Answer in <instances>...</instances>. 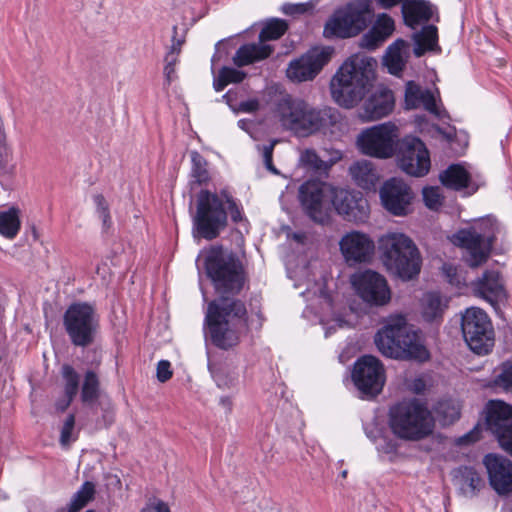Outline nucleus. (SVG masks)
I'll return each mask as SVG.
<instances>
[{
	"mask_svg": "<svg viewBox=\"0 0 512 512\" xmlns=\"http://www.w3.org/2000/svg\"><path fill=\"white\" fill-rule=\"evenodd\" d=\"M495 384L506 392H512V359L502 363Z\"/></svg>",
	"mask_w": 512,
	"mask_h": 512,
	"instance_id": "c03bdc74",
	"label": "nucleus"
},
{
	"mask_svg": "<svg viewBox=\"0 0 512 512\" xmlns=\"http://www.w3.org/2000/svg\"><path fill=\"white\" fill-rule=\"evenodd\" d=\"M306 11L304 4H285L283 12L287 15L302 14Z\"/></svg>",
	"mask_w": 512,
	"mask_h": 512,
	"instance_id": "13d9d810",
	"label": "nucleus"
},
{
	"mask_svg": "<svg viewBox=\"0 0 512 512\" xmlns=\"http://www.w3.org/2000/svg\"><path fill=\"white\" fill-rule=\"evenodd\" d=\"M75 416L69 414L64 421L60 432V444L62 447H69L72 442L77 439V434L74 433Z\"/></svg>",
	"mask_w": 512,
	"mask_h": 512,
	"instance_id": "a18cd8bd",
	"label": "nucleus"
},
{
	"mask_svg": "<svg viewBox=\"0 0 512 512\" xmlns=\"http://www.w3.org/2000/svg\"><path fill=\"white\" fill-rule=\"evenodd\" d=\"M432 7L425 0H404L402 15L407 26L415 29L418 25L427 22L432 17Z\"/></svg>",
	"mask_w": 512,
	"mask_h": 512,
	"instance_id": "c85d7f7f",
	"label": "nucleus"
},
{
	"mask_svg": "<svg viewBox=\"0 0 512 512\" xmlns=\"http://www.w3.org/2000/svg\"><path fill=\"white\" fill-rule=\"evenodd\" d=\"M434 412L442 425H450L460 417V404L453 399H444L437 403Z\"/></svg>",
	"mask_w": 512,
	"mask_h": 512,
	"instance_id": "f704fd0d",
	"label": "nucleus"
},
{
	"mask_svg": "<svg viewBox=\"0 0 512 512\" xmlns=\"http://www.w3.org/2000/svg\"><path fill=\"white\" fill-rule=\"evenodd\" d=\"M501 512H512V500L511 501H508L506 502L502 508H501Z\"/></svg>",
	"mask_w": 512,
	"mask_h": 512,
	"instance_id": "774afa93",
	"label": "nucleus"
},
{
	"mask_svg": "<svg viewBox=\"0 0 512 512\" xmlns=\"http://www.w3.org/2000/svg\"><path fill=\"white\" fill-rule=\"evenodd\" d=\"M489 484L499 495L512 492V462L499 454L489 453L484 456Z\"/></svg>",
	"mask_w": 512,
	"mask_h": 512,
	"instance_id": "5701e85b",
	"label": "nucleus"
},
{
	"mask_svg": "<svg viewBox=\"0 0 512 512\" xmlns=\"http://www.w3.org/2000/svg\"><path fill=\"white\" fill-rule=\"evenodd\" d=\"M172 377L171 364L168 360H161L157 364V379L164 383Z\"/></svg>",
	"mask_w": 512,
	"mask_h": 512,
	"instance_id": "5fc2aeb1",
	"label": "nucleus"
},
{
	"mask_svg": "<svg viewBox=\"0 0 512 512\" xmlns=\"http://www.w3.org/2000/svg\"><path fill=\"white\" fill-rule=\"evenodd\" d=\"M287 29L288 25L284 20L268 21L259 34V42L240 46L233 56V63L237 67H243L268 58L273 47L265 42L279 39Z\"/></svg>",
	"mask_w": 512,
	"mask_h": 512,
	"instance_id": "ddd939ff",
	"label": "nucleus"
},
{
	"mask_svg": "<svg viewBox=\"0 0 512 512\" xmlns=\"http://www.w3.org/2000/svg\"><path fill=\"white\" fill-rule=\"evenodd\" d=\"M220 71L222 72L223 77H225L226 82H228V84H230V83H240L246 77V73L245 72H243L241 70H238L236 68L223 67V68L220 69Z\"/></svg>",
	"mask_w": 512,
	"mask_h": 512,
	"instance_id": "864d4df0",
	"label": "nucleus"
},
{
	"mask_svg": "<svg viewBox=\"0 0 512 512\" xmlns=\"http://www.w3.org/2000/svg\"><path fill=\"white\" fill-rule=\"evenodd\" d=\"M371 12L369 0L350 2L332 14L324 26L323 34L326 38L355 37L368 26Z\"/></svg>",
	"mask_w": 512,
	"mask_h": 512,
	"instance_id": "1a4fd4ad",
	"label": "nucleus"
},
{
	"mask_svg": "<svg viewBox=\"0 0 512 512\" xmlns=\"http://www.w3.org/2000/svg\"><path fill=\"white\" fill-rule=\"evenodd\" d=\"M74 398L75 396L64 394V396L55 403L56 409L60 412L65 411L69 407Z\"/></svg>",
	"mask_w": 512,
	"mask_h": 512,
	"instance_id": "bf43d9fd",
	"label": "nucleus"
},
{
	"mask_svg": "<svg viewBox=\"0 0 512 512\" xmlns=\"http://www.w3.org/2000/svg\"><path fill=\"white\" fill-rule=\"evenodd\" d=\"M436 131L443 136L448 142H451L453 137L455 136V129L449 128L448 130L444 131L439 127H436Z\"/></svg>",
	"mask_w": 512,
	"mask_h": 512,
	"instance_id": "e2e57ef3",
	"label": "nucleus"
},
{
	"mask_svg": "<svg viewBox=\"0 0 512 512\" xmlns=\"http://www.w3.org/2000/svg\"><path fill=\"white\" fill-rule=\"evenodd\" d=\"M228 85V82H226L225 77H223V74L221 71H219L218 77L214 80L213 86L214 89L217 92L222 91L226 86Z\"/></svg>",
	"mask_w": 512,
	"mask_h": 512,
	"instance_id": "680f3d73",
	"label": "nucleus"
},
{
	"mask_svg": "<svg viewBox=\"0 0 512 512\" xmlns=\"http://www.w3.org/2000/svg\"><path fill=\"white\" fill-rule=\"evenodd\" d=\"M226 226L227 210L224 206L223 190L220 193L201 190L197 195L196 213L193 217L194 236L213 240Z\"/></svg>",
	"mask_w": 512,
	"mask_h": 512,
	"instance_id": "6e6552de",
	"label": "nucleus"
},
{
	"mask_svg": "<svg viewBox=\"0 0 512 512\" xmlns=\"http://www.w3.org/2000/svg\"><path fill=\"white\" fill-rule=\"evenodd\" d=\"M408 48V44L402 39H397L387 48L384 64L391 74L398 75L403 70Z\"/></svg>",
	"mask_w": 512,
	"mask_h": 512,
	"instance_id": "7c9ffc66",
	"label": "nucleus"
},
{
	"mask_svg": "<svg viewBox=\"0 0 512 512\" xmlns=\"http://www.w3.org/2000/svg\"><path fill=\"white\" fill-rule=\"evenodd\" d=\"M394 30L393 18L386 13H380L376 16L370 29L360 38L359 46L367 50H375L383 45Z\"/></svg>",
	"mask_w": 512,
	"mask_h": 512,
	"instance_id": "bb28decb",
	"label": "nucleus"
},
{
	"mask_svg": "<svg viewBox=\"0 0 512 512\" xmlns=\"http://www.w3.org/2000/svg\"><path fill=\"white\" fill-rule=\"evenodd\" d=\"M441 183L450 189L459 191L470 186V174L459 164L450 165L440 174Z\"/></svg>",
	"mask_w": 512,
	"mask_h": 512,
	"instance_id": "2f4dec72",
	"label": "nucleus"
},
{
	"mask_svg": "<svg viewBox=\"0 0 512 512\" xmlns=\"http://www.w3.org/2000/svg\"><path fill=\"white\" fill-rule=\"evenodd\" d=\"M205 270L218 295L207 305L205 334L213 345L227 350L239 343L248 328L246 305L235 297L244 288L246 271L239 257L221 246L207 252Z\"/></svg>",
	"mask_w": 512,
	"mask_h": 512,
	"instance_id": "f257e3e1",
	"label": "nucleus"
},
{
	"mask_svg": "<svg viewBox=\"0 0 512 512\" xmlns=\"http://www.w3.org/2000/svg\"><path fill=\"white\" fill-rule=\"evenodd\" d=\"M464 339L476 354L485 355L494 346V331L487 313L477 307L467 308L461 322Z\"/></svg>",
	"mask_w": 512,
	"mask_h": 512,
	"instance_id": "f8f14e48",
	"label": "nucleus"
},
{
	"mask_svg": "<svg viewBox=\"0 0 512 512\" xmlns=\"http://www.w3.org/2000/svg\"><path fill=\"white\" fill-rule=\"evenodd\" d=\"M352 379L365 396H376L385 383V370L381 361L372 355H364L354 365Z\"/></svg>",
	"mask_w": 512,
	"mask_h": 512,
	"instance_id": "a211bd4d",
	"label": "nucleus"
},
{
	"mask_svg": "<svg viewBox=\"0 0 512 512\" xmlns=\"http://www.w3.org/2000/svg\"><path fill=\"white\" fill-rule=\"evenodd\" d=\"M353 182L364 190L375 189L380 176L374 164L369 160H358L349 167Z\"/></svg>",
	"mask_w": 512,
	"mask_h": 512,
	"instance_id": "cd10ccee",
	"label": "nucleus"
},
{
	"mask_svg": "<svg viewBox=\"0 0 512 512\" xmlns=\"http://www.w3.org/2000/svg\"><path fill=\"white\" fill-rule=\"evenodd\" d=\"M178 61L179 59L175 58V53H167L165 56L164 75L168 85L176 79L175 66Z\"/></svg>",
	"mask_w": 512,
	"mask_h": 512,
	"instance_id": "603ef678",
	"label": "nucleus"
},
{
	"mask_svg": "<svg viewBox=\"0 0 512 512\" xmlns=\"http://www.w3.org/2000/svg\"><path fill=\"white\" fill-rule=\"evenodd\" d=\"M94 495L95 485L90 481H86L74 494L68 512H78L94 498Z\"/></svg>",
	"mask_w": 512,
	"mask_h": 512,
	"instance_id": "58836bf2",
	"label": "nucleus"
},
{
	"mask_svg": "<svg viewBox=\"0 0 512 512\" xmlns=\"http://www.w3.org/2000/svg\"><path fill=\"white\" fill-rule=\"evenodd\" d=\"M380 199L384 208L395 216L409 213L413 193L402 180H387L380 189Z\"/></svg>",
	"mask_w": 512,
	"mask_h": 512,
	"instance_id": "4be33fe9",
	"label": "nucleus"
},
{
	"mask_svg": "<svg viewBox=\"0 0 512 512\" xmlns=\"http://www.w3.org/2000/svg\"><path fill=\"white\" fill-rule=\"evenodd\" d=\"M181 51V41H176L172 44L168 53H175V58L179 59V54Z\"/></svg>",
	"mask_w": 512,
	"mask_h": 512,
	"instance_id": "69168bd1",
	"label": "nucleus"
},
{
	"mask_svg": "<svg viewBox=\"0 0 512 512\" xmlns=\"http://www.w3.org/2000/svg\"><path fill=\"white\" fill-rule=\"evenodd\" d=\"M380 259L390 273L402 280L418 276L422 259L413 240L404 233L388 232L378 240Z\"/></svg>",
	"mask_w": 512,
	"mask_h": 512,
	"instance_id": "20e7f679",
	"label": "nucleus"
},
{
	"mask_svg": "<svg viewBox=\"0 0 512 512\" xmlns=\"http://www.w3.org/2000/svg\"><path fill=\"white\" fill-rule=\"evenodd\" d=\"M447 307V301L437 292H428L422 298V315L426 321L441 318Z\"/></svg>",
	"mask_w": 512,
	"mask_h": 512,
	"instance_id": "473e14b6",
	"label": "nucleus"
},
{
	"mask_svg": "<svg viewBox=\"0 0 512 512\" xmlns=\"http://www.w3.org/2000/svg\"><path fill=\"white\" fill-rule=\"evenodd\" d=\"M377 61L368 55H351L337 70L330 82L331 95L342 107L356 106L370 91Z\"/></svg>",
	"mask_w": 512,
	"mask_h": 512,
	"instance_id": "f03ea898",
	"label": "nucleus"
},
{
	"mask_svg": "<svg viewBox=\"0 0 512 512\" xmlns=\"http://www.w3.org/2000/svg\"><path fill=\"white\" fill-rule=\"evenodd\" d=\"M213 378L218 388L232 389L238 384L239 375L235 370L221 367L213 372Z\"/></svg>",
	"mask_w": 512,
	"mask_h": 512,
	"instance_id": "79ce46f5",
	"label": "nucleus"
},
{
	"mask_svg": "<svg viewBox=\"0 0 512 512\" xmlns=\"http://www.w3.org/2000/svg\"><path fill=\"white\" fill-rule=\"evenodd\" d=\"M240 110L246 113H253L259 108V101L257 99H249L242 101L239 105Z\"/></svg>",
	"mask_w": 512,
	"mask_h": 512,
	"instance_id": "4d7b16f0",
	"label": "nucleus"
},
{
	"mask_svg": "<svg viewBox=\"0 0 512 512\" xmlns=\"http://www.w3.org/2000/svg\"><path fill=\"white\" fill-rule=\"evenodd\" d=\"M350 282L356 294L369 305L383 306L391 299L387 280L378 272L365 270L354 273Z\"/></svg>",
	"mask_w": 512,
	"mask_h": 512,
	"instance_id": "dca6fc26",
	"label": "nucleus"
},
{
	"mask_svg": "<svg viewBox=\"0 0 512 512\" xmlns=\"http://www.w3.org/2000/svg\"><path fill=\"white\" fill-rule=\"evenodd\" d=\"M65 330L75 346L93 343L99 328V315L94 305L87 302L72 303L64 313Z\"/></svg>",
	"mask_w": 512,
	"mask_h": 512,
	"instance_id": "9d476101",
	"label": "nucleus"
},
{
	"mask_svg": "<svg viewBox=\"0 0 512 512\" xmlns=\"http://www.w3.org/2000/svg\"><path fill=\"white\" fill-rule=\"evenodd\" d=\"M375 1L380 8L391 9L400 3L403 5L404 0H375Z\"/></svg>",
	"mask_w": 512,
	"mask_h": 512,
	"instance_id": "052dcab7",
	"label": "nucleus"
},
{
	"mask_svg": "<svg viewBox=\"0 0 512 512\" xmlns=\"http://www.w3.org/2000/svg\"><path fill=\"white\" fill-rule=\"evenodd\" d=\"M100 382L94 371H87L81 387V400L85 404L95 402L99 397Z\"/></svg>",
	"mask_w": 512,
	"mask_h": 512,
	"instance_id": "4c0bfd02",
	"label": "nucleus"
},
{
	"mask_svg": "<svg viewBox=\"0 0 512 512\" xmlns=\"http://www.w3.org/2000/svg\"><path fill=\"white\" fill-rule=\"evenodd\" d=\"M423 200L427 208L437 211L441 208L444 200L440 187H425L422 191Z\"/></svg>",
	"mask_w": 512,
	"mask_h": 512,
	"instance_id": "37998d69",
	"label": "nucleus"
},
{
	"mask_svg": "<svg viewBox=\"0 0 512 512\" xmlns=\"http://www.w3.org/2000/svg\"><path fill=\"white\" fill-rule=\"evenodd\" d=\"M276 143H277V141L274 140L267 145H263V146L258 145L257 146L258 150L262 153L265 167L267 168V170H269L273 174H278V170L275 168V166L273 165V161H272L273 150H274V146Z\"/></svg>",
	"mask_w": 512,
	"mask_h": 512,
	"instance_id": "8fccbe9b",
	"label": "nucleus"
},
{
	"mask_svg": "<svg viewBox=\"0 0 512 512\" xmlns=\"http://www.w3.org/2000/svg\"><path fill=\"white\" fill-rule=\"evenodd\" d=\"M63 392L65 395L76 396L79 390L80 377L77 371L69 364L61 368Z\"/></svg>",
	"mask_w": 512,
	"mask_h": 512,
	"instance_id": "ea45409f",
	"label": "nucleus"
},
{
	"mask_svg": "<svg viewBox=\"0 0 512 512\" xmlns=\"http://www.w3.org/2000/svg\"><path fill=\"white\" fill-rule=\"evenodd\" d=\"M481 437V430L478 427L473 428L468 433L456 439V444L459 446L469 445L478 441Z\"/></svg>",
	"mask_w": 512,
	"mask_h": 512,
	"instance_id": "6e6d98bb",
	"label": "nucleus"
},
{
	"mask_svg": "<svg viewBox=\"0 0 512 512\" xmlns=\"http://www.w3.org/2000/svg\"><path fill=\"white\" fill-rule=\"evenodd\" d=\"M394 107V96L390 89L383 85L376 89L365 100L359 117L362 121H374L387 116Z\"/></svg>",
	"mask_w": 512,
	"mask_h": 512,
	"instance_id": "b1692460",
	"label": "nucleus"
},
{
	"mask_svg": "<svg viewBox=\"0 0 512 512\" xmlns=\"http://www.w3.org/2000/svg\"><path fill=\"white\" fill-rule=\"evenodd\" d=\"M275 112L281 125L295 135L306 137L333 122L331 109H318L300 98L283 96Z\"/></svg>",
	"mask_w": 512,
	"mask_h": 512,
	"instance_id": "39448f33",
	"label": "nucleus"
},
{
	"mask_svg": "<svg viewBox=\"0 0 512 512\" xmlns=\"http://www.w3.org/2000/svg\"><path fill=\"white\" fill-rule=\"evenodd\" d=\"M442 273L446 280L453 286L461 287L465 284V278L461 275L458 268L452 264H443Z\"/></svg>",
	"mask_w": 512,
	"mask_h": 512,
	"instance_id": "de8ad7c7",
	"label": "nucleus"
},
{
	"mask_svg": "<svg viewBox=\"0 0 512 512\" xmlns=\"http://www.w3.org/2000/svg\"><path fill=\"white\" fill-rule=\"evenodd\" d=\"M389 426L398 438L418 441L433 432L434 419L424 404L413 399L402 401L390 409Z\"/></svg>",
	"mask_w": 512,
	"mask_h": 512,
	"instance_id": "423d86ee",
	"label": "nucleus"
},
{
	"mask_svg": "<svg viewBox=\"0 0 512 512\" xmlns=\"http://www.w3.org/2000/svg\"><path fill=\"white\" fill-rule=\"evenodd\" d=\"M459 489L465 497H474L484 487L480 474L472 467H460L455 474Z\"/></svg>",
	"mask_w": 512,
	"mask_h": 512,
	"instance_id": "c756f323",
	"label": "nucleus"
},
{
	"mask_svg": "<svg viewBox=\"0 0 512 512\" xmlns=\"http://www.w3.org/2000/svg\"><path fill=\"white\" fill-rule=\"evenodd\" d=\"M341 254L349 265L369 262L375 251L373 239L366 233L352 230L339 241Z\"/></svg>",
	"mask_w": 512,
	"mask_h": 512,
	"instance_id": "412c9836",
	"label": "nucleus"
},
{
	"mask_svg": "<svg viewBox=\"0 0 512 512\" xmlns=\"http://www.w3.org/2000/svg\"><path fill=\"white\" fill-rule=\"evenodd\" d=\"M192 161V177L198 184L207 183L210 179L209 172L207 170V162L204 157L197 151L191 152Z\"/></svg>",
	"mask_w": 512,
	"mask_h": 512,
	"instance_id": "a19ab883",
	"label": "nucleus"
},
{
	"mask_svg": "<svg viewBox=\"0 0 512 512\" xmlns=\"http://www.w3.org/2000/svg\"><path fill=\"white\" fill-rule=\"evenodd\" d=\"M224 206H227L231 219L237 223L242 220V210L236 203L235 199L226 191L223 190Z\"/></svg>",
	"mask_w": 512,
	"mask_h": 512,
	"instance_id": "3c124183",
	"label": "nucleus"
},
{
	"mask_svg": "<svg viewBox=\"0 0 512 512\" xmlns=\"http://www.w3.org/2000/svg\"><path fill=\"white\" fill-rule=\"evenodd\" d=\"M374 342L379 352L389 358L398 360H415L425 362L430 358L418 331L402 315H391L375 334Z\"/></svg>",
	"mask_w": 512,
	"mask_h": 512,
	"instance_id": "7ed1b4c3",
	"label": "nucleus"
},
{
	"mask_svg": "<svg viewBox=\"0 0 512 512\" xmlns=\"http://www.w3.org/2000/svg\"><path fill=\"white\" fill-rule=\"evenodd\" d=\"M332 187L321 181H307L299 188V200L306 214L315 222L329 220Z\"/></svg>",
	"mask_w": 512,
	"mask_h": 512,
	"instance_id": "2eb2a0df",
	"label": "nucleus"
},
{
	"mask_svg": "<svg viewBox=\"0 0 512 512\" xmlns=\"http://www.w3.org/2000/svg\"><path fill=\"white\" fill-rule=\"evenodd\" d=\"M330 196L334 210L345 221L359 224L368 220L370 208L367 199L361 192L332 187Z\"/></svg>",
	"mask_w": 512,
	"mask_h": 512,
	"instance_id": "f3484780",
	"label": "nucleus"
},
{
	"mask_svg": "<svg viewBox=\"0 0 512 512\" xmlns=\"http://www.w3.org/2000/svg\"><path fill=\"white\" fill-rule=\"evenodd\" d=\"M220 403L222 406L226 407L227 409L231 410L232 408V400L230 397H222L220 399Z\"/></svg>",
	"mask_w": 512,
	"mask_h": 512,
	"instance_id": "338daca9",
	"label": "nucleus"
},
{
	"mask_svg": "<svg viewBox=\"0 0 512 512\" xmlns=\"http://www.w3.org/2000/svg\"><path fill=\"white\" fill-rule=\"evenodd\" d=\"M400 168L408 175L422 177L431 166L429 151L416 137L407 136L402 140L398 158Z\"/></svg>",
	"mask_w": 512,
	"mask_h": 512,
	"instance_id": "aec40b11",
	"label": "nucleus"
},
{
	"mask_svg": "<svg viewBox=\"0 0 512 512\" xmlns=\"http://www.w3.org/2000/svg\"><path fill=\"white\" fill-rule=\"evenodd\" d=\"M377 450L380 453L393 456L396 454L398 445L396 441L386 436L380 435L374 439Z\"/></svg>",
	"mask_w": 512,
	"mask_h": 512,
	"instance_id": "09e8293b",
	"label": "nucleus"
},
{
	"mask_svg": "<svg viewBox=\"0 0 512 512\" xmlns=\"http://www.w3.org/2000/svg\"><path fill=\"white\" fill-rule=\"evenodd\" d=\"M334 53L330 46L313 47L300 57L290 61L286 69L287 78L294 83L312 81L328 64Z\"/></svg>",
	"mask_w": 512,
	"mask_h": 512,
	"instance_id": "4468645a",
	"label": "nucleus"
},
{
	"mask_svg": "<svg viewBox=\"0 0 512 512\" xmlns=\"http://www.w3.org/2000/svg\"><path fill=\"white\" fill-rule=\"evenodd\" d=\"M414 40L416 43L414 52L417 56L433 50L438 42L437 28L434 25L424 26L420 32L415 34Z\"/></svg>",
	"mask_w": 512,
	"mask_h": 512,
	"instance_id": "c9c22d12",
	"label": "nucleus"
},
{
	"mask_svg": "<svg viewBox=\"0 0 512 512\" xmlns=\"http://www.w3.org/2000/svg\"><path fill=\"white\" fill-rule=\"evenodd\" d=\"M154 510L155 512H170L168 505L161 500L154 501Z\"/></svg>",
	"mask_w": 512,
	"mask_h": 512,
	"instance_id": "0e129e2a",
	"label": "nucleus"
},
{
	"mask_svg": "<svg viewBox=\"0 0 512 512\" xmlns=\"http://www.w3.org/2000/svg\"><path fill=\"white\" fill-rule=\"evenodd\" d=\"M488 428L501 446L512 455V405L502 400H490L485 407Z\"/></svg>",
	"mask_w": 512,
	"mask_h": 512,
	"instance_id": "6ab92c4d",
	"label": "nucleus"
},
{
	"mask_svg": "<svg viewBox=\"0 0 512 512\" xmlns=\"http://www.w3.org/2000/svg\"><path fill=\"white\" fill-rule=\"evenodd\" d=\"M499 232V223L494 218L486 217L467 229L459 230L453 235L452 241L466 250V262L474 268L486 262Z\"/></svg>",
	"mask_w": 512,
	"mask_h": 512,
	"instance_id": "0eeeda50",
	"label": "nucleus"
},
{
	"mask_svg": "<svg viewBox=\"0 0 512 512\" xmlns=\"http://www.w3.org/2000/svg\"><path fill=\"white\" fill-rule=\"evenodd\" d=\"M93 201L96 206V211L99 218L102 220L104 227H110L111 216L109 211V205L102 194H96L93 196Z\"/></svg>",
	"mask_w": 512,
	"mask_h": 512,
	"instance_id": "49530a36",
	"label": "nucleus"
},
{
	"mask_svg": "<svg viewBox=\"0 0 512 512\" xmlns=\"http://www.w3.org/2000/svg\"><path fill=\"white\" fill-rule=\"evenodd\" d=\"M423 107L439 119L448 117L447 111L438 105L436 97L429 89H422L414 81H408L405 88V108L416 109Z\"/></svg>",
	"mask_w": 512,
	"mask_h": 512,
	"instance_id": "393cba45",
	"label": "nucleus"
},
{
	"mask_svg": "<svg viewBox=\"0 0 512 512\" xmlns=\"http://www.w3.org/2000/svg\"><path fill=\"white\" fill-rule=\"evenodd\" d=\"M474 294L490 303L494 308L506 299V290L499 271L486 270L472 283Z\"/></svg>",
	"mask_w": 512,
	"mask_h": 512,
	"instance_id": "a878e982",
	"label": "nucleus"
},
{
	"mask_svg": "<svg viewBox=\"0 0 512 512\" xmlns=\"http://www.w3.org/2000/svg\"><path fill=\"white\" fill-rule=\"evenodd\" d=\"M21 222L19 210L12 207L7 211H0V234L8 239H13L19 232Z\"/></svg>",
	"mask_w": 512,
	"mask_h": 512,
	"instance_id": "e433bc0d",
	"label": "nucleus"
},
{
	"mask_svg": "<svg viewBox=\"0 0 512 512\" xmlns=\"http://www.w3.org/2000/svg\"><path fill=\"white\" fill-rule=\"evenodd\" d=\"M340 159L341 154L339 152H336V155L329 161H324L314 150L306 149L301 153L299 163L306 169L322 173L327 172Z\"/></svg>",
	"mask_w": 512,
	"mask_h": 512,
	"instance_id": "72a5a7b5",
	"label": "nucleus"
},
{
	"mask_svg": "<svg viewBox=\"0 0 512 512\" xmlns=\"http://www.w3.org/2000/svg\"><path fill=\"white\" fill-rule=\"evenodd\" d=\"M398 142L399 129L392 122L366 128L356 140L357 148L362 154L378 159L390 158Z\"/></svg>",
	"mask_w": 512,
	"mask_h": 512,
	"instance_id": "9b49d317",
	"label": "nucleus"
}]
</instances>
